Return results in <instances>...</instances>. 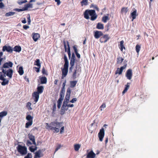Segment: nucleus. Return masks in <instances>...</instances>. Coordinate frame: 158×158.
Returning <instances> with one entry per match:
<instances>
[{"label": "nucleus", "instance_id": "nucleus-1", "mask_svg": "<svg viewBox=\"0 0 158 158\" xmlns=\"http://www.w3.org/2000/svg\"><path fill=\"white\" fill-rule=\"evenodd\" d=\"M46 128L48 130H54V133H58L60 131V128L61 127V123L58 122H52L49 124L46 123Z\"/></svg>", "mask_w": 158, "mask_h": 158}, {"label": "nucleus", "instance_id": "nucleus-2", "mask_svg": "<svg viewBox=\"0 0 158 158\" xmlns=\"http://www.w3.org/2000/svg\"><path fill=\"white\" fill-rule=\"evenodd\" d=\"M84 17L86 19H89V16L91 17V20H94L97 18V16L96 14L95 10H86L84 13Z\"/></svg>", "mask_w": 158, "mask_h": 158}, {"label": "nucleus", "instance_id": "nucleus-3", "mask_svg": "<svg viewBox=\"0 0 158 158\" xmlns=\"http://www.w3.org/2000/svg\"><path fill=\"white\" fill-rule=\"evenodd\" d=\"M2 73H0V79H5L4 77L6 75L9 78H11L13 73V71L12 69H9L6 71L4 69L2 70Z\"/></svg>", "mask_w": 158, "mask_h": 158}, {"label": "nucleus", "instance_id": "nucleus-4", "mask_svg": "<svg viewBox=\"0 0 158 158\" xmlns=\"http://www.w3.org/2000/svg\"><path fill=\"white\" fill-rule=\"evenodd\" d=\"M69 67V62L67 59L65 58V62L63 68L62 69V78L63 79L67 75L68 72V69Z\"/></svg>", "mask_w": 158, "mask_h": 158}, {"label": "nucleus", "instance_id": "nucleus-5", "mask_svg": "<svg viewBox=\"0 0 158 158\" xmlns=\"http://www.w3.org/2000/svg\"><path fill=\"white\" fill-rule=\"evenodd\" d=\"M18 152L22 155H24L27 153V148L25 146L19 144L16 147Z\"/></svg>", "mask_w": 158, "mask_h": 158}, {"label": "nucleus", "instance_id": "nucleus-6", "mask_svg": "<svg viewBox=\"0 0 158 158\" xmlns=\"http://www.w3.org/2000/svg\"><path fill=\"white\" fill-rule=\"evenodd\" d=\"M28 137L30 140L32 141V143H31L30 140H27L26 142V145L28 146H29L30 145L32 144L35 145H36V143L35 142V137L32 134H29L28 135Z\"/></svg>", "mask_w": 158, "mask_h": 158}, {"label": "nucleus", "instance_id": "nucleus-7", "mask_svg": "<svg viewBox=\"0 0 158 158\" xmlns=\"http://www.w3.org/2000/svg\"><path fill=\"white\" fill-rule=\"evenodd\" d=\"M2 51L3 52L6 51L8 52L12 53L13 52V49L10 46L6 45L3 47Z\"/></svg>", "mask_w": 158, "mask_h": 158}, {"label": "nucleus", "instance_id": "nucleus-8", "mask_svg": "<svg viewBox=\"0 0 158 158\" xmlns=\"http://www.w3.org/2000/svg\"><path fill=\"white\" fill-rule=\"evenodd\" d=\"M98 135L100 141H102L105 135L104 130L103 128L100 130Z\"/></svg>", "mask_w": 158, "mask_h": 158}, {"label": "nucleus", "instance_id": "nucleus-9", "mask_svg": "<svg viewBox=\"0 0 158 158\" xmlns=\"http://www.w3.org/2000/svg\"><path fill=\"white\" fill-rule=\"evenodd\" d=\"M67 44L68 45V46L67 49L66 43L65 41L64 42V46L65 51L67 52L69 57H70L71 56V55L70 48L69 47V43L68 42H67Z\"/></svg>", "mask_w": 158, "mask_h": 158}, {"label": "nucleus", "instance_id": "nucleus-10", "mask_svg": "<svg viewBox=\"0 0 158 158\" xmlns=\"http://www.w3.org/2000/svg\"><path fill=\"white\" fill-rule=\"evenodd\" d=\"M33 99L34 100L35 103H36L39 98V94L37 92H34L32 94Z\"/></svg>", "mask_w": 158, "mask_h": 158}, {"label": "nucleus", "instance_id": "nucleus-11", "mask_svg": "<svg viewBox=\"0 0 158 158\" xmlns=\"http://www.w3.org/2000/svg\"><path fill=\"white\" fill-rule=\"evenodd\" d=\"M127 65V64H126L123 66L121 67L120 68H118L115 72V74H121L123 71V70L125 69Z\"/></svg>", "mask_w": 158, "mask_h": 158}, {"label": "nucleus", "instance_id": "nucleus-12", "mask_svg": "<svg viewBox=\"0 0 158 158\" xmlns=\"http://www.w3.org/2000/svg\"><path fill=\"white\" fill-rule=\"evenodd\" d=\"M68 110V108L67 106V104L63 103L60 111L61 114L63 115L64 114L65 111L67 110Z\"/></svg>", "mask_w": 158, "mask_h": 158}, {"label": "nucleus", "instance_id": "nucleus-13", "mask_svg": "<svg viewBox=\"0 0 158 158\" xmlns=\"http://www.w3.org/2000/svg\"><path fill=\"white\" fill-rule=\"evenodd\" d=\"M103 35V33L101 31H97L94 32V35L96 39H98Z\"/></svg>", "mask_w": 158, "mask_h": 158}, {"label": "nucleus", "instance_id": "nucleus-14", "mask_svg": "<svg viewBox=\"0 0 158 158\" xmlns=\"http://www.w3.org/2000/svg\"><path fill=\"white\" fill-rule=\"evenodd\" d=\"M137 15V10L134 9V10H133V11L131 13L130 16V18H132V21L136 18Z\"/></svg>", "mask_w": 158, "mask_h": 158}, {"label": "nucleus", "instance_id": "nucleus-15", "mask_svg": "<svg viewBox=\"0 0 158 158\" xmlns=\"http://www.w3.org/2000/svg\"><path fill=\"white\" fill-rule=\"evenodd\" d=\"M109 37L107 35H104L103 37L101 38L100 39V42L102 43H106L109 39Z\"/></svg>", "mask_w": 158, "mask_h": 158}, {"label": "nucleus", "instance_id": "nucleus-16", "mask_svg": "<svg viewBox=\"0 0 158 158\" xmlns=\"http://www.w3.org/2000/svg\"><path fill=\"white\" fill-rule=\"evenodd\" d=\"M13 63L10 61L5 63L3 65V68H9L12 67L13 65Z\"/></svg>", "mask_w": 158, "mask_h": 158}, {"label": "nucleus", "instance_id": "nucleus-17", "mask_svg": "<svg viewBox=\"0 0 158 158\" xmlns=\"http://www.w3.org/2000/svg\"><path fill=\"white\" fill-rule=\"evenodd\" d=\"M96 155L92 151H91L88 153L87 156L86 158H94Z\"/></svg>", "mask_w": 158, "mask_h": 158}, {"label": "nucleus", "instance_id": "nucleus-18", "mask_svg": "<svg viewBox=\"0 0 158 158\" xmlns=\"http://www.w3.org/2000/svg\"><path fill=\"white\" fill-rule=\"evenodd\" d=\"M132 75V71L131 69L128 70L126 73V77L128 79H131Z\"/></svg>", "mask_w": 158, "mask_h": 158}, {"label": "nucleus", "instance_id": "nucleus-19", "mask_svg": "<svg viewBox=\"0 0 158 158\" xmlns=\"http://www.w3.org/2000/svg\"><path fill=\"white\" fill-rule=\"evenodd\" d=\"M130 84V83L128 82L127 84L125 85V89L122 92V94L123 95L125 93H126L129 88Z\"/></svg>", "mask_w": 158, "mask_h": 158}, {"label": "nucleus", "instance_id": "nucleus-20", "mask_svg": "<svg viewBox=\"0 0 158 158\" xmlns=\"http://www.w3.org/2000/svg\"><path fill=\"white\" fill-rule=\"evenodd\" d=\"M40 37V36L39 34L35 33L33 34L32 38L36 42L38 40Z\"/></svg>", "mask_w": 158, "mask_h": 158}, {"label": "nucleus", "instance_id": "nucleus-21", "mask_svg": "<svg viewBox=\"0 0 158 158\" xmlns=\"http://www.w3.org/2000/svg\"><path fill=\"white\" fill-rule=\"evenodd\" d=\"M33 7V4L31 3H29L25 5L24 8V10H28L29 8H32Z\"/></svg>", "mask_w": 158, "mask_h": 158}, {"label": "nucleus", "instance_id": "nucleus-22", "mask_svg": "<svg viewBox=\"0 0 158 158\" xmlns=\"http://www.w3.org/2000/svg\"><path fill=\"white\" fill-rule=\"evenodd\" d=\"M128 9L127 7H123L122 8L121 11V13L122 14H125V15L128 11Z\"/></svg>", "mask_w": 158, "mask_h": 158}, {"label": "nucleus", "instance_id": "nucleus-23", "mask_svg": "<svg viewBox=\"0 0 158 158\" xmlns=\"http://www.w3.org/2000/svg\"><path fill=\"white\" fill-rule=\"evenodd\" d=\"M15 51L16 52H19L21 51V48L20 46H15L14 47L13 50Z\"/></svg>", "mask_w": 158, "mask_h": 158}, {"label": "nucleus", "instance_id": "nucleus-24", "mask_svg": "<svg viewBox=\"0 0 158 158\" xmlns=\"http://www.w3.org/2000/svg\"><path fill=\"white\" fill-rule=\"evenodd\" d=\"M97 28L99 29H104L103 25L100 23H98L97 25Z\"/></svg>", "mask_w": 158, "mask_h": 158}, {"label": "nucleus", "instance_id": "nucleus-25", "mask_svg": "<svg viewBox=\"0 0 158 158\" xmlns=\"http://www.w3.org/2000/svg\"><path fill=\"white\" fill-rule=\"evenodd\" d=\"M73 48L74 51V52H75L77 57L79 58L80 57V55L78 53L77 49L76 47L75 46H73Z\"/></svg>", "mask_w": 158, "mask_h": 158}, {"label": "nucleus", "instance_id": "nucleus-26", "mask_svg": "<svg viewBox=\"0 0 158 158\" xmlns=\"http://www.w3.org/2000/svg\"><path fill=\"white\" fill-rule=\"evenodd\" d=\"M26 119L28 121L33 122V117L30 115H27L26 117Z\"/></svg>", "mask_w": 158, "mask_h": 158}, {"label": "nucleus", "instance_id": "nucleus-27", "mask_svg": "<svg viewBox=\"0 0 158 158\" xmlns=\"http://www.w3.org/2000/svg\"><path fill=\"white\" fill-rule=\"evenodd\" d=\"M3 81L1 82V85L3 86H4L8 85L9 83V80H2Z\"/></svg>", "mask_w": 158, "mask_h": 158}, {"label": "nucleus", "instance_id": "nucleus-28", "mask_svg": "<svg viewBox=\"0 0 158 158\" xmlns=\"http://www.w3.org/2000/svg\"><path fill=\"white\" fill-rule=\"evenodd\" d=\"M81 145L79 144H76L74 145V150L76 151H78Z\"/></svg>", "mask_w": 158, "mask_h": 158}, {"label": "nucleus", "instance_id": "nucleus-29", "mask_svg": "<svg viewBox=\"0 0 158 158\" xmlns=\"http://www.w3.org/2000/svg\"><path fill=\"white\" fill-rule=\"evenodd\" d=\"M34 65L37 66L38 67H40V63L39 59H36L34 62Z\"/></svg>", "mask_w": 158, "mask_h": 158}, {"label": "nucleus", "instance_id": "nucleus-30", "mask_svg": "<svg viewBox=\"0 0 158 158\" xmlns=\"http://www.w3.org/2000/svg\"><path fill=\"white\" fill-rule=\"evenodd\" d=\"M7 114V112L6 111H3L0 112V118L6 115Z\"/></svg>", "mask_w": 158, "mask_h": 158}, {"label": "nucleus", "instance_id": "nucleus-31", "mask_svg": "<svg viewBox=\"0 0 158 158\" xmlns=\"http://www.w3.org/2000/svg\"><path fill=\"white\" fill-rule=\"evenodd\" d=\"M81 3L82 6H83L84 5H87L88 4V1L86 0H82Z\"/></svg>", "mask_w": 158, "mask_h": 158}, {"label": "nucleus", "instance_id": "nucleus-32", "mask_svg": "<svg viewBox=\"0 0 158 158\" xmlns=\"http://www.w3.org/2000/svg\"><path fill=\"white\" fill-rule=\"evenodd\" d=\"M32 123L33 122L28 121L25 124V127L26 128H28L30 126L32 125Z\"/></svg>", "mask_w": 158, "mask_h": 158}, {"label": "nucleus", "instance_id": "nucleus-33", "mask_svg": "<svg viewBox=\"0 0 158 158\" xmlns=\"http://www.w3.org/2000/svg\"><path fill=\"white\" fill-rule=\"evenodd\" d=\"M18 72L19 74L21 75H23L24 73L23 68L22 67H20L19 68Z\"/></svg>", "mask_w": 158, "mask_h": 158}, {"label": "nucleus", "instance_id": "nucleus-34", "mask_svg": "<svg viewBox=\"0 0 158 158\" xmlns=\"http://www.w3.org/2000/svg\"><path fill=\"white\" fill-rule=\"evenodd\" d=\"M77 83V81H71L70 82L71 87H73L75 86Z\"/></svg>", "mask_w": 158, "mask_h": 158}, {"label": "nucleus", "instance_id": "nucleus-35", "mask_svg": "<svg viewBox=\"0 0 158 158\" xmlns=\"http://www.w3.org/2000/svg\"><path fill=\"white\" fill-rule=\"evenodd\" d=\"M124 59H123L120 57H118L117 58V62L118 64H121L123 60Z\"/></svg>", "mask_w": 158, "mask_h": 158}, {"label": "nucleus", "instance_id": "nucleus-36", "mask_svg": "<svg viewBox=\"0 0 158 158\" xmlns=\"http://www.w3.org/2000/svg\"><path fill=\"white\" fill-rule=\"evenodd\" d=\"M31 103L29 102L27 103L26 106L29 110H32V108L31 107Z\"/></svg>", "mask_w": 158, "mask_h": 158}, {"label": "nucleus", "instance_id": "nucleus-37", "mask_svg": "<svg viewBox=\"0 0 158 158\" xmlns=\"http://www.w3.org/2000/svg\"><path fill=\"white\" fill-rule=\"evenodd\" d=\"M109 20L108 17V16H103L102 18V21L104 23L107 22V20Z\"/></svg>", "mask_w": 158, "mask_h": 158}, {"label": "nucleus", "instance_id": "nucleus-38", "mask_svg": "<svg viewBox=\"0 0 158 158\" xmlns=\"http://www.w3.org/2000/svg\"><path fill=\"white\" fill-rule=\"evenodd\" d=\"M124 42L123 40H122L120 42V49L121 51H122L123 48H125V47L124 46Z\"/></svg>", "mask_w": 158, "mask_h": 158}, {"label": "nucleus", "instance_id": "nucleus-39", "mask_svg": "<svg viewBox=\"0 0 158 158\" xmlns=\"http://www.w3.org/2000/svg\"><path fill=\"white\" fill-rule=\"evenodd\" d=\"M15 13L14 12H9L6 13L5 14V16L6 17L12 16L13 15L15 14Z\"/></svg>", "mask_w": 158, "mask_h": 158}, {"label": "nucleus", "instance_id": "nucleus-40", "mask_svg": "<svg viewBox=\"0 0 158 158\" xmlns=\"http://www.w3.org/2000/svg\"><path fill=\"white\" fill-rule=\"evenodd\" d=\"M27 2V0H19L17 2L19 4L21 5Z\"/></svg>", "mask_w": 158, "mask_h": 158}, {"label": "nucleus", "instance_id": "nucleus-41", "mask_svg": "<svg viewBox=\"0 0 158 158\" xmlns=\"http://www.w3.org/2000/svg\"><path fill=\"white\" fill-rule=\"evenodd\" d=\"M141 46L138 45L137 44L135 47V49L136 51L138 53L140 51V49Z\"/></svg>", "mask_w": 158, "mask_h": 158}, {"label": "nucleus", "instance_id": "nucleus-42", "mask_svg": "<svg viewBox=\"0 0 158 158\" xmlns=\"http://www.w3.org/2000/svg\"><path fill=\"white\" fill-rule=\"evenodd\" d=\"M41 152L40 150H39L37 152H36L35 154V156L38 157V158H40V155Z\"/></svg>", "mask_w": 158, "mask_h": 158}, {"label": "nucleus", "instance_id": "nucleus-43", "mask_svg": "<svg viewBox=\"0 0 158 158\" xmlns=\"http://www.w3.org/2000/svg\"><path fill=\"white\" fill-rule=\"evenodd\" d=\"M75 60L71 59L70 62V65L71 66H73L74 64Z\"/></svg>", "mask_w": 158, "mask_h": 158}, {"label": "nucleus", "instance_id": "nucleus-44", "mask_svg": "<svg viewBox=\"0 0 158 158\" xmlns=\"http://www.w3.org/2000/svg\"><path fill=\"white\" fill-rule=\"evenodd\" d=\"M37 89V91H35V92H38V93L39 94H41V87H40V86H38Z\"/></svg>", "mask_w": 158, "mask_h": 158}, {"label": "nucleus", "instance_id": "nucleus-45", "mask_svg": "<svg viewBox=\"0 0 158 158\" xmlns=\"http://www.w3.org/2000/svg\"><path fill=\"white\" fill-rule=\"evenodd\" d=\"M32 155L31 153H28L27 155L24 157V158H32Z\"/></svg>", "mask_w": 158, "mask_h": 158}, {"label": "nucleus", "instance_id": "nucleus-46", "mask_svg": "<svg viewBox=\"0 0 158 158\" xmlns=\"http://www.w3.org/2000/svg\"><path fill=\"white\" fill-rule=\"evenodd\" d=\"M71 93V90L69 88H68L67 89L66 95H70V94Z\"/></svg>", "mask_w": 158, "mask_h": 158}, {"label": "nucleus", "instance_id": "nucleus-47", "mask_svg": "<svg viewBox=\"0 0 158 158\" xmlns=\"http://www.w3.org/2000/svg\"><path fill=\"white\" fill-rule=\"evenodd\" d=\"M77 101V98H73L72 100L69 101V102L74 103Z\"/></svg>", "mask_w": 158, "mask_h": 158}, {"label": "nucleus", "instance_id": "nucleus-48", "mask_svg": "<svg viewBox=\"0 0 158 158\" xmlns=\"http://www.w3.org/2000/svg\"><path fill=\"white\" fill-rule=\"evenodd\" d=\"M56 103H54L53 106L52 110V112H54L56 110Z\"/></svg>", "mask_w": 158, "mask_h": 158}, {"label": "nucleus", "instance_id": "nucleus-49", "mask_svg": "<svg viewBox=\"0 0 158 158\" xmlns=\"http://www.w3.org/2000/svg\"><path fill=\"white\" fill-rule=\"evenodd\" d=\"M3 54V53L2 52H0V65H1V62L3 60V58L1 57Z\"/></svg>", "mask_w": 158, "mask_h": 158}, {"label": "nucleus", "instance_id": "nucleus-50", "mask_svg": "<svg viewBox=\"0 0 158 158\" xmlns=\"http://www.w3.org/2000/svg\"><path fill=\"white\" fill-rule=\"evenodd\" d=\"M27 19L28 20V24H30V23H31V19H30V15H27Z\"/></svg>", "mask_w": 158, "mask_h": 158}, {"label": "nucleus", "instance_id": "nucleus-51", "mask_svg": "<svg viewBox=\"0 0 158 158\" xmlns=\"http://www.w3.org/2000/svg\"><path fill=\"white\" fill-rule=\"evenodd\" d=\"M34 147V146H32L29 148V149L30 151L31 152H35L34 150L33 147Z\"/></svg>", "mask_w": 158, "mask_h": 158}, {"label": "nucleus", "instance_id": "nucleus-52", "mask_svg": "<svg viewBox=\"0 0 158 158\" xmlns=\"http://www.w3.org/2000/svg\"><path fill=\"white\" fill-rule=\"evenodd\" d=\"M15 11H18V12H20V11L25 10H24V7L23 8H22V9H15Z\"/></svg>", "mask_w": 158, "mask_h": 158}, {"label": "nucleus", "instance_id": "nucleus-53", "mask_svg": "<svg viewBox=\"0 0 158 158\" xmlns=\"http://www.w3.org/2000/svg\"><path fill=\"white\" fill-rule=\"evenodd\" d=\"M40 83L42 84H45L47 82V80H40Z\"/></svg>", "mask_w": 158, "mask_h": 158}, {"label": "nucleus", "instance_id": "nucleus-54", "mask_svg": "<svg viewBox=\"0 0 158 158\" xmlns=\"http://www.w3.org/2000/svg\"><path fill=\"white\" fill-rule=\"evenodd\" d=\"M64 94H60V98H59L63 99L64 98Z\"/></svg>", "mask_w": 158, "mask_h": 158}, {"label": "nucleus", "instance_id": "nucleus-55", "mask_svg": "<svg viewBox=\"0 0 158 158\" xmlns=\"http://www.w3.org/2000/svg\"><path fill=\"white\" fill-rule=\"evenodd\" d=\"M65 91V88H62L60 93L64 94Z\"/></svg>", "mask_w": 158, "mask_h": 158}, {"label": "nucleus", "instance_id": "nucleus-56", "mask_svg": "<svg viewBox=\"0 0 158 158\" xmlns=\"http://www.w3.org/2000/svg\"><path fill=\"white\" fill-rule=\"evenodd\" d=\"M42 72L43 74L47 75V71L45 70L43 68L42 70Z\"/></svg>", "mask_w": 158, "mask_h": 158}, {"label": "nucleus", "instance_id": "nucleus-57", "mask_svg": "<svg viewBox=\"0 0 158 158\" xmlns=\"http://www.w3.org/2000/svg\"><path fill=\"white\" fill-rule=\"evenodd\" d=\"M61 145L60 144L56 148L55 150V152H56L61 147Z\"/></svg>", "mask_w": 158, "mask_h": 158}, {"label": "nucleus", "instance_id": "nucleus-58", "mask_svg": "<svg viewBox=\"0 0 158 158\" xmlns=\"http://www.w3.org/2000/svg\"><path fill=\"white\" fill-rule=\"evenodd\" d=\"M76 70H75L73 75V78H77V77H76Z\"/></svg>", "mask_w": 158, "mask_h": 158}, {"label": "nucleus", "instance_id": "nucleus-59", "mask_svg": "<svg viewBox=\"0 0 158 158\" xmlns=\"http://www.w3.org/2000/svg\"><path fill=\"white\" fill-rule=\"evenodd\" d=\"M63 99L59 98L57 101V103L62 104Z\"/></svg>", "mask_w": 158, "mask_h": 158}, {"label": "nucleus", "instance_id": "nucleus-60", "mask_svg": "<svg viewBox=\"0 0 158 158\" xmlns=\"http://www.w3.org/2000/svg\"><path fill=\"white\" fill-rule=\"evenodd\" d=\"M64 127H62L60 130V133L62 134V133H63L64 131Z\"/></svg>", "mask_w": 158, "mask_h": 158}, {"label": "nucleus", "instance_id": "nucleus-61", "mask_svg": "<svg viewBox=\"0 0 158 158\" xmlns=\"http://www.w3.org/2000/svg\"><path fill=\"white\" fill-rule=\"evenodd\" d=\"M70 96V95H66V96H65V99L66 100H67V101H69V100Z\"/></svg>", "mask_w": 158, "mask_h": 158}, {"label": "nucleus", "instance_id": "nucleus-62", "mask_svg": "<svg viewBox=\"0 0 158 158\" xmlns=\"http://www.w3.org/2000/svg\"><path fill=\"white\" fill-rule=\"evenodd\" d=\"M74 105L73 104H67V106L68 108V107H73L74 106Z\"/></svg>", "mask_w": 158, "mask_h": 158}, {"label": "nucleus", "instance_id": "nucleus-63", "mask_svg": "<svg viewBox=\"0 0 158 158\" xmlns=\"http://www.w3.org/2000/svg\"><path fill=\"white\" fill-rule=\"evenodd\" d=\"M4 6V4L2 2H0V8H2Z\"/></svg>", "mask_w": 158, "mask_h": 158}, {"label": "nucleus", "instance_id": "nucleus-64", "mask_svg": "<svg viewBox=\"0 0 158 158\" xmlns=\"http://www.w3.org/2000/svg\"><path fill=\"white\" fill-rule=\"evenodd\" d=\"M29 28V27L27 25H24L23 26V28L25 29H27Z\"/></svg>", "mask_w": 158, "mask_h": 158}]
</instances>
